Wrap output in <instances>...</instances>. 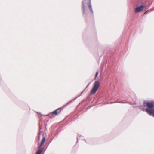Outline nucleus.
<instances>
[{
	"instance_id": "39448f33",
	"label": "nucleus",
	"mask_w": 154,
	"mask_h": 154,
	"mask_svg": "<svg viewBox=\"0 0 154 154\" xmlns=\"http://www.w3.org/2000/svg\"><path fill=\"white\" fill-rule=\"evenodd\" d=\"M146 112L149 115H154V109H150L146 108L145 109Z\"/></svg>"
},
{
	"instance_id": "f03ea898",
	"label": "nucleus",
	"mask_w": 154,
	"mask_h": 154,
	"mask_svg": "<svg viewBox=\"0 0 154 154\" xmlns=\"http://www.w3.org/2000/svg\"><path fill=\"white\" fill-rule=\"evenodd\" d=\"M62 109V108H59L53 112L50 113L49 115H51L53 116H55L58 114L60 113Z\"/></svg>"
},
{
	"instance_id": "423d86ee",
	"label": "nucleus",
	"mask_w": 154,
	"mask_h": 154,
	"mask_svg": "<svg viewBox=\"0 0 154 154\" xmlns=\"http://www.w3.org/2000/svg\"><path fill=\"white\" fill-rule=\"evenodd\" d=\"M45 141V137H44L42 139L41 143L39 146V148H40L44 143Z\"/></svg>"
},
{
	"instance_id": "7ed1b4c3",
	"label": "nucleus",
	"mask_w": 154,
	"mask_h": 154,
	"mask_svg": "<svg viewBox=\"0 0 154 154\" xmlns=\"http://www.w3.org/2000/svg\"><path fill=\"white\" fill-rule=\"evenodd\" d=\"M146 104V106H147L148 107L150 108H152L154 107V101H150V102H147L144 103V105ZM149 109V108H148Z\"/></svg>"
},
{
	"instance_id": "f257e3e1",
	"label": "nucleus",
	"mask_w": 154,
	"mask_h": 154,
	"mask_svg": "<svg viewBox=\"0 0 154 154\" xmlns=\"http://www.w3.org/2000/svg\"><path fill=\"white\" fill-rule=\"evenodd\" d=\"M100 85V82L98 81L95 82L93 87L92 89L91 92V94H94L97 90Z\"/></svg>"
},
{
	"instance_id": "1a4fd4ad",
	"label": "nucleus",
	"mask_w": 154,
	"mask_h": 154,
	"mask_svg": "<svg viewBox=\"0 0 154 154\" xmlns=\"http://www.w3.org/2000/svg\"><path fill=\"white\" fill-rule=\"evenodd\" d=\"M147 11H146L145 13H144L143 14H146L147 12Z\"/></svg>"
},
{
	"instance_id": "20e7f679",
	"label": "nucleus",
	"mask_w": 154,
	"mask_h": 154,
	"mask_svg": "<svg viewBox=\"0 0 154 154\" xmlns=\"http://www.w3.org/2000/svg\"><path fill=\"white\" fill-rule=\"evenodd\" d=\"M144 7H145L144 6L141 5L136 8L134 10L135 12L136 13L142 11Z\"/></svg>"
},
{
	"instance_id": "9d476101",
	"label": "nucleus",
	"mask_w": 154,
	"mask_h": 154,
	"mask_svg": "<svg viewBox=\"0 0 154 154\" xmlns=\"http://www.w3.org/2000/svg\"><path fill=\"white\" fill-rule=\"evenodd\" d=\"M89 7H90V8H91V6H89Z\"/></svg>"
},
{
	"instance_id": "6e6552de",
	"label": "nucleus",
	"mask_w": 154,
	"mask_h": 154,
	"mask_svg": "<svg viewBox=\"0 0 154 154\" xmlns=\"http://www.w3.org/2000/svg\"><path fill=\"white\" fill-rule=\"evenodd\" d=\"M98 72H97L95 74V79L97 77V76L98 75Z\"/></svg>"
},
{
	"instance_id": "0eeeda50",
	"label": "nucleus",
	"mask_w": 154,
	"mask_h": 154,
	"mask_svg": "<svg viewBox=\"0 0 154 154\" xmlns=\"http://www.w3.org/2000/svg\"><path fill=\"white\" fill-rule=\"evenodd\" d=\"M42 150L41 149L38 150L36 152V154H41Z\"/></svg>"
}]
</instances>
